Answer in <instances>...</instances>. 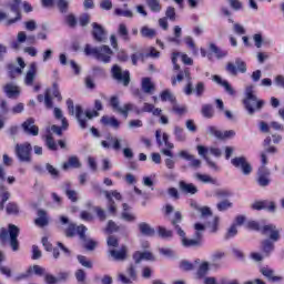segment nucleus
<instances>
[{"mask_svg": "<svg viewBox=\"0 0 284 284\" xmlns=\"http://www.w3.org/2000/svg\"><path fill=\"white\" fill-rule=\"evenodd\" d=\"M181 221H183V215L180 211H176L174 213V217L171 221V224L175 229L176 234H179V236L181 237V244L183 245V247H201L203 245V237L194 235V239H187L185 236V231H183V229H181V226L179 225Z\"/></svg>", "mask_w": 284, "mask_h": 284, "instance_id": "f257e3e1", "label": "nucleus"}, {"mask_svg": "<svg viewBox=\"0 0 284 284\" xmlns=\"http://www.w3.org/2000/svg\"><path fill=\"white\" fill-rule=\"evenodd\" d=\"M67 108L71 116H74L75 114V119L82 130H85V128H88L87 119H94V116H99V111H87L84 113L83 108L81 105H75L74 111V101H72V99L67 100Z\"/></svg>", "mask_w": 284, "mask_h": 284, "instance_id": "f03ea898", "label": "nucleus"}, {"mask_svg": "<svg viewBox=\"0 0 284 284\" xmlns=\"http://www.w3.org/2000/svg\"><path fill=\"white\" fill-rule=\"evenodd\" d=\"M243 104L247 114H250V116H254L255 112H261V110H263L265 102L254 94V87H247L245 89Z\"/></svg>", "mask_w": 284, "mask_h": 284, "instance_id": "7ed1b4c3", "label": "nucleus"}, {"mask_svg": "<svg viewBox=\"0 0 284 284\" xmlns=\"http://www.w3.org/2000/svg\"><path fill=\"white\" fill-rule=\"evenodd\" d=\"M84 54L87 57H93L97 61H101L102 63H110L112 61V54L114 51L109 45H101V47H92L87 44L84 47Z\"/></svg>", "mask_w": 284, "mask_h": 284, "instance_id": "20e7f679", "label": "nucleus"}, {"mask_svg": "<svg viewBox=\"0 0 284 284\" xmlns=\"http://www.w3.org/2000/svg\"><path fill=\"white\" fill-rule=\"evenodd\" d=\"M21 230L14 224H9L8 230H0V241H8L13 252H19V234Z\"/></svg>", "mask_w": 284, "mask_h": 284, "instance_id": "39448f33", "label": "nucleus"}, {"mask_svg": "<svg viewBox=\"0 0 284 284\" xmlns=\"http://www.w3.org/2000/svg\"><path fill=\"white\" fill-rule=\"evenodd\" d=\"M211 153L213 156H216L217 159L221 158L222 151L221 149L217 148H205L203 145H197V154H200L202 156V159H204V161H206L209 168H211V170H214L215 172H219V165H216V162L212 161L210 159V156H207V153Z\"/></svg>", "mask_w": 284, "mask_h": 284, "instance_id": "423d86ee", "label": "nucleus"}, {"mask_svg": "<svg viewBox=\"0 0 284 284\" xmlns=\"http://www.w3.org/2000/svg\"><path fill=\"white\" fill-rule=\"evenodd\" d=\"M53 115H54V119H57V121H61L62 125L59 126L57 124H53L51 126V131L58 136H62L63 130H68V128H70V124L68 123V119L63 116V111L60 108L53 109Z\"/></svg>", "mask_w": 284, "mask_h": 284, "instance_id": "0eeeda50", "label": "nucleus"}, {"mask_svg": "<svg viewBox=\"0 0 284 284\" xmlns=\"http://www.w3.org/2000/svg\"><path fill=\"white\" fill-rule=\"evenodd\" d=\"M31 152L32 144L29 142L16 145V155L21 163H30L32 161Z\"/></svg>", "mask_w": 284, "mask_h": 284, "instance_id": "6e6552de", "label": "nucleus"}, {"mask_svg": "<svg viewBox=\"0 0 284 284\" xmlns=\"http://www.w3.org/2000/svg\"><path fill=\"white\" fill-rule=\"evenodd\" d=\"M231 164L236 170H240L244 176H250L252 174V164L247 162V158L245 156H235L231 160Z\"/></svg>", "mask_w": 284, "mask_h": 284, "instance_id": "1a4fd4ad", "label": "nucleus"}, {"mask_svg": "<svg viewBox=\"0 0 284 284\" xmlns=\"http://www.w3.org/2000/svg\"><path fill=\"white\" fill-rule=\"evenodd\" d=\"M111 74L118 83H122L124 88L130 85V71H123L119 64H114L111 69Z\"/></svg>", "mask_w": 284, "mask_h": 284, "instance_id": "9d476101", "label": "nucleus"}, {"mask_svg": "<svg viewBox=\"0 0 284 284\" xmlns=\"http://www.w3.org/2000/svg\"><path fill=\"white\" fill-rule=\"evenodd\" d=\"M225 70L226 72H229V74H231V77H236L239 72H241L242 74H245V72H247V64H245V61L237 58L235 60V63H226Z\"/></svg>", "mask_w": 284, "mask_h": 284, "instance_id": "9b49d317", "label": "nucleus"}, {"mask_svg": "<svg viewBox=\"0 0 284 284\" xmlns=\"http://www.w3.org/2000/svg\"><path fill=\"white\" fill-rule=\"evenodd\" d=\"M120 103L121 102L119 101L118 97H111L110 105L115 112L123 114V116H128V113L132 112V110H134V104H132V103H126L122 108L120 106Z\"/></svg>", "mask_w": 284, "mask_h": 284, "instance_id": "f8f14e48", "label": "nucleus"}, {"mask_svg": "<svg viewBox=\"0 0 284 284\" xmlns=\"http://www.w3.org/2000/svg\"><path fill=\"white\" fill-rule=\"evenodd\" d=\"M262 234L263 236H268V240L273 241V243L281 241V231L274 224L264 225L262 227Z\"/></svg>", "mask_w": 284, "mask_h": 284, "instance_id": "ddd939ff", "label": "nucleus"}, {"mask_svg": "<svg viewBox=\"0 0 284 284\" xmlns=\"http://www.w3.org/2000/svg\"><path fill=\"white\" fill-rule=\"evenodd\" d=\"M270 169H267V166H260L257 170V185H260V187H267V185H270L271 180H270Z\"/></svg>", "mask_w": 284, "mask_h": 284, "instance_id": "4468645a", "label": "nucleus"}, {"mask_svg": "<svg viewBox=\"0 0 284 284\" xmlns=\"http://www.w3.org/2000/svg\"><path fill=\"white\" fill-rule=\"evenodd\" d=\"M85 232H88V229L84 225H80L78 227V235L83 241V246L89 251L92 252L97 247V242L92 239L85 237Z\"/></svg>", "mask_w": 284, "mask_h": 284, "instance_id": "2eb2a0df", "label": "nucleus"}, {"mask_svg": "<svg viewBox=\"0 0 284 284\" xmlns=\"http://www.w3.org/2000/svg\"><path fill=\"white\" fill-rule=\"evenodd\" d=\"M37 72H38V67L37 62H31L29 64V69L24 74V85H28L29 88L34 85V80L37 79Z\"/></svg>", "mask_w": 284, "mask_h": 284, "instance_id": "dca6fc26", "label": "nucleus"}, {"mask_svg": "<svg viewBox=\"0 0 284 284\" xmlns=\"http://www.w3.org/2000/svg\"><path fill=\"white\" fill-rule=\"evenodd\" d=\"M92 37L94 41H98V43H105L108 39V34L105 33V29L97 22L92 23Z\"/></svg>", "mask_w": 284, "mask_h": 284, "instance_id": "f3484780", "label": "nucleus"}, {"mask_svg": "<svg viewBox=\"0 0 284 284\" xmlns=\"http://www.w3.org/2000/svg\"><path fill=\"white\" fill-rule=\"evenodd\" d=\"M17 61L20 67H16L14 64L8 65V74L10 79H17V75L23 74V70H26V61H23V58H18Z\"/></svg>", "mask_w": 284, "mask_h": 284, "instance_id": "a211bd4d", "label": "nucleus"}, {"mask_svg": "<svg viewBox=\"0 0 284 284\" xmlns=\"http://www.w3.org/2000/svg\"><path fill=\"white\" fill-rule=\"evenodd\" d=\"M126 274L128 276H125V274L123 273H120L118 275V278L119 281H121V283L123 284H132L133 281H136L138 278V275H136V267L134 265H130L128 268H126Z\"/></svg>", "mask_w": 284, "mask_h": 284, "instance_id": "6ab92c4d", "label": "nucleus"}, {"mask_svg": "<svg viewBox=\"0 0 284 284\" xmlns=\"http://www.w3.org/2000/svg\"><path fill=\"white\" fill-rule=\"evenodd\" d=\"M22 130L30 136H39V126L34 124V119L29 118L22 123Z\"/></svg>", "mask_w": 284, "mask_h": 284, "instance_id": "aec40b11", "label": "nucleus"}, {"mask_svg": "<svg viewBox=\"0 0 284 284\" xmlns=\"http://www.w3.org/2000/svg\"><path fill=\"white\" fill-rule=\"evenodd\" d=\"M179 190L182 194H186L189 196H194V194H199V187L192 183H187L183 180L179 182Z\"/></svg>", "mask_w": 284, "mask_h": 284, "instance_id": "412c9836", "label": "nucleus"}, {"mask_svg": "<svg viewBox=\"0 0 284 284\" xmlns=\"http://www.w3.org/2000/svg\"><path fill=\"white\" fill-rule=\"evenodd\" d=\"M21 6V0H14L10 6V12H12L13 18L7 21L8 26H12V23H17V21L21 20V11L19 9Z\"/></svg>", "mask_w": 284, "mask_h": 284, "instance_id": "4be33fe9", "label": "nucleus"}, {"mask_svg": "<svg viewBox=\"0 0 284 284\" xmlns=\"http://www.w3.org/2000/svg\"><path fill=\"white\" fill-rule=\"evenodd\" d=\"M155 139H156V143L158 145H165V150H170V152H172V150H174V143L170 142V135L168 133H163L162 134V139H161V130H156L155 131Z\"/></svg>", "mask_w": 284, "mask_h": 284, "instance_id": "5701e85b", "label": "nucleus"}, {"mask_svg": "<svg viewBox=\"0 0 284 284\" xmlns=\"http://www.w3.org/2000/svg\"><path fill=\"white\" fill-rule=\"evenodd\" d=\"M212 80L214 81V83H217V85L224 88L225 92H227V94H230L231 97H234L236 94V91H234V88H232L227 80H223V78H221L220 75H213Z\"/></svg>", "mask_w": 284, "mask_h": 284, "instance_id": "b1692460", "label": "nucleus"}, {"mask_svg": "<svg viewBox=\"0 0 284 284\" xmlns=\"http://www.w3.org/2000/svg\"><path fill=\"white\" fill-rule=\"evenodd\" d=\"M161 154H163L164 156H168L164 160V164L168 168V170H174L175 165H176V160H174V153L168 149H162Z\"/></svg>", "mask_w": 284, "mask_h": 284, "instance_id": "393cba45", "label": "nucleus"}, {"mask_svg": "<svg viewBox=\"0 0 284 284\" xmlns=\"http://www.w3.org/2000/svg\"><path fill=\"white\" fill-rule=\"evenodd\" d=\"M133 260L135 261L136 265H139V263H141V261H154V254H152V252L150 251H136L133 254Z\"/></svg>", "mask_w": 284, "mask_h": 284, "instance_id": "a878e982", "label": "nucleus"}, {"mask_svg": "<svg viewBox=\"0 0 284 284\" xmlns=\"http://www.w3.org/2000/svg\"><path fill=\"white\" fill-rule=\"evenodd\" d=\"M138 230L142 236H154V234H156L154 227H152L148 222H140L138 224Z\"/></svg>", "mask_w": 284, "mask_h": 284, "instance_id": "bb28decb", "label": "nucleus"}, {"mask_svg": "<svg viewBox=\"0 0 284 284\" xmlns=\"http://www.w3.org/2000/svg\"><path fill=\"white\" fill-rule=\"evenodd\" d=\"M261 274L272 283H280V281H283V276L275 275L274 270L272 268L263 267L261 268Z\"/></svg>", "mask_w": 284, "mask_h": 284, "instance_id": "cd10ccee", "label": "nucleus"}, {"mask_svg": "<svg viewBox=\"0 0 284 284\" xmlns=\"http://www.w3.org/2000/svg\"><path fill=\"white\" fill-rule=\"evenodd\" d=\"M3 92L7 94L9 99H14V97H19V94H21L19 87H17L13 83H7L3 87Z\"/></svg>", "mask_w": 284, "mask_h": 284, "instance_id": "c85d7f7f", "label": "nucleus"}, {"mask_svg": "<svg viewBox=\"0 0 284 284\" xmlns=\"http://www.w3.org/2000/svg\"><path fill=\"white\" fill-rule=\"evenodd\" d=\"M109 254L114 261H125L128 258V247L122 246L120 251L111 250Z\"/></svg>", "mask_w": 284, "mask_h": 284, "instance_id": "c756f323", "label": "nucleus"}, {"mask_svg": "<svg viewBox=\"0 0 284 284\" xmlns=\"http://www.w3.org/2000/svg\"><path fill=\"white\" fill-rule=\"evenodd\" d=\"M102 194H104L105 199L109 201L108 202V212L112 216H116V202L112 197H110V191H100Z\"/></svg>", "mask_w": 284, "mask_h": 284, "instance_id": "7c9ffc66", "label": "nucleus"}, {"mask_svg": "<svg viewBox=\"0 0 284 284\" xmlns=\"http://www.w3.org/2000/svg\"><path fill=\"white\" fill-rule=\"evenodd\" d=\"M184 74L187 83L184 87L183 92L184 94H186V97H191V94H194V84H192V75L190 74V70L187 69H185Z\"/></svg>", "mask_w": 284, "mask_h": 284, "instance_id": "2f4dec72", "label": "nucleus"}, {"mask_svg": "<svg viewBox=\"0 0 284 284\" xmlns=\"http://www.w3.org/2000/svg\"><path fill=\"white\" fill-rule=\"evenodd\" d=\"M141 112H148L153 114V116H161V114H163V110L155 108L154 104H150L148 102H145L143 104V108L141 109Z\"/></svg>", "mask_w": 284, "mask_h": 284, "instance_id": "473e14b6", "label": "nucleus"}, {"mask_svg": "<svg viewBox=\"0 0 284 284\" xmlns=\"http://www.w3.org/2000/svg\"><path fill=\"white\" fill-rule=\"evenodd\" d=\"M196 212H200V219H210L212 216V210L207 206H199L196 203H191Z\"/></svg>", "mask_w": 284, "mask_h": 284, "instance_id": "72a5a7b5", "label": "nucleus"}, {"mask_svg": "<svg viewBox=\"0 0 284 284\" xmlns=\"http://www.w3.org/2000/svg\"><path fill=\"white\" fill-rule=\"evenodd\" d=\"M26 39H28V34L24 31L18 32L17 41L11 43L12 50H21V44L26 43Z\"/></svg>", "mask_w": 284, "mask_h": 284, "instance_id": "f704fd0d", "label": "nucleus"}, {"mask_svg": "<svg viewBox=\"0 0 284 284\" xmlns=\"http://www.w3.org/2000/svg\"><path fill=\"white\" fill-rule=\"evenodd\" d=\"M38 227H45L48 225V213L43 210L38 211V219L34 220Z\"/></svg>", "mask_w": 284, "mask_h": 284, "instance_id": "c9c22d12", "label": "nucleus"}, {"mask_svg": "<svg viewBox=\"0 0 284 284\" xmlns=\"http://www.w3.org/2000/svg\"><path fill=\"white\" fill-rule=\"evenodd\" d=\"M141 88L145 94H152L155 90L154 83H152L150 78L142 79Z\"/></svg>", "mask_w": 284, "mask_h": 284, "instance_id": "e433bc0d", "label": "nucleus"}, {"mask_svg": "<svg viewBox=\"0 0 284 284\" xmlns=\"http://www.w3.org/2000/svg\"><path fill=\"white\" fill-rule=\"evenodd\" d=\"M101 123L103 125H110L111 128H114L115 130H119V126L121 125V123L119 122V120H116V118L114 116H108L104 115L101 118Z\"/></svg>", "mask_w": 284, "mask_h": 284, "instance_id": "4c0bfd02", "label": "nucleus"}, {"mask_svg": "<svg viewBox=\"0 0 284 284\" xmlns=\"http://www.w3.org/2000/svg\"><path fill=\"white\" fill-rule=\"evenodd\" d=\"M108 141H110V143H112V148L113 150H115V152H119V150H121V143H124V145H128V141H125L123 138H114L109 135Z\"/></svg>", "mask_w": 284, "mask_h": 284, "instance_id": "58836bf2", "label": "nucleus"}, {"mask_svg": "<svg viewBox=\"0 0 284 284\" xmlns=\"http://www.w3.org/2000/svg\"><path fill=\"white\" fill-rule=\"evenodd\" d=\"M274 241L268 239L262 241V251L266 256H270V254H272V251L274 250Z\"/></svg>", "mask_w": 284, "mask_h": 284, "instance_id": "ea45409f", "label": "nucleus"}, {"mask_svg": "<svg viewBox=\"0 0 284 284\" xmlns=\"http://www.w3.org/2000/svg\"><path fill=\"white\" fill-rule=\"evenodd\" d=\"M207 272H210V262H202L196 271V278H205Z\"/></svg>", "mask_w": 284, "mask_h": 284, "instance_id": "a19ab883", "label": "nucleus"}, {"mask_svg": "<svg viewBox=\"0 0 284 284\" xmlns=\"http://www.w3.org/2000/svg\"><path fill=\"white\" fill-rule=\"evenodd\" d=\"M118 34L125 42L130 41V31L128 30V26H125V23H120L119 24Z\"/></svg>", "mask_w": 284, "mask_h": 284, "instance_id": "79ce46f5", "label": "nucleus"}, {"mask_svg": "<svg viewBox=\"0 0 284 284\" xmlns=\"http://www.w3.org/2000/svg\"><path fill=\"white\" fill-rule=\"evenodd\" d=\"M68 168H81V161H79V158L77 155L70 156L68 162L63 164V170H68Z\"/></svg>", "mask_w": 284, "mask_h": 284, "instance_id": "37998d69", "label": "nucleus"}, {"mask_svg": "<svg viewBox=\"0 0 284 284\" xmlns=\"http://www.w3.org/2000/svg\"><path fill=\"white\" fill-rule=\"evenodd\" d=\"M158 234L161 239H164L165 241H170V239L174 236L172 230H168L164 226H158Z\"/></svg>", "mask_w": 284, "mask_h": 284, "instance_id": "c03bdc74", "label": "nucleus"}, {"mask_svg": "<svg viewBox=\"0 0 284 284\" xmlns=\"http://www.w3.org/2000/svg\"><path fill=\"white\" fill-rule=\"evenodd\" d=\"M44 141L48 150H51L52 152H57V150H59V145H57V142L54 141L52 134H47L44 136Z\"/></svg>", "mask_w": 284, "mask_h": 284, "instance_id": "a18cd8bd", "label": "nucleus"}, {"mask_svg": "<svg viewBox=\"0 0 284 284\" xmlns=\"http://www.w3.org/2000/svg\"><path fill=\"white\" fill-rule=\"evenodd\" d=\"M264 150L267 154H276V152H278V149H276V146H272V138L267 136L264 142Z\"/></svg>", "mask_w": 284, "mask_h": 284, "instance_id": "49530a36", "label": "nucleus"}, {"mask_svg": "<svg viewBox=\"0 0 284 284\" xmlns=\"http://www.w3.org/2000/svg\"><path fill=\"white\" fill-rule=\"evenodd\" d=\"M140 34L144 39H154L156 37V30L151 29L149 27H142L141 30H140Z\"/></svg>", "mask_w": 284, "mask_h": 284, "instance_id": "de8ad7c7", "label": "nucleus"}, {"mask_svg": "<svg viewBox=\"0 0 284 284\" xmlns=\"http://www.w3.org/2000/svg\"><path fill=\"white\" fill-rule=\"evenodd\" d=\"M160 99L163 102L169 101L171 104H173L176 101V97H174V94L171 93L170 90L168 89L161 92Z\"/></svg>", "mask_w": 284, "mask_h": 284, "instance_id": "09e8293b", "label": "nucleus"}, {"mask_svg": "<svg viewBox=\"0 0 284 284\" xmlns=\"http://www.w3.org/2000/svg\"><path fill=\"white\" fill-rule=\"evenodd\" d=\"M195 179L197 181H201V183H211V185H215V183H216V179H213L212 176H210L207 174L196 173Z\"/></svg>", "mask_w": 284, "mask_h": 284, "instance_id": "8fccbe9b", "label": "nucleus"}, {"mask_svg": "<svg viewBox=\"0 0 284 284\" xmlns=\"http://www.w3.org/2000/svg\"><path fill=\"white\" fill-rule=\"evenodd\" d=\"M146 6L150 8L151 12H161V0H146Z\"/></svg>", "mask_w": 284, "mask_h": 284, "instance_id": "3c124183", "label": "nucleus"}, {"mask_svg": "<svg viewBox=\"0 0 284 284\" xmlns=\"http://www.w3.org/2000/svg\"><path fill=\"white\" fill-rule=\"evenodd\" d=\"M201 112L205 119H212V116H214V108L212 104H204Z\"/></svg>", "mask_w": 284, "mask_h": 284, "instance_id": "603ef678", "label": "nucleus"}, {"mask_svg": "<svg viewBox=\"0 0 284 284\" xmlns=\"http://www.w3.org/2000/svg\"><path fill=\"white\" fill-rule=\"evenodd\" d=\"M184 43L187 45V48L192 49L193 54H199V49L196 48V43L194 42V39L192 37H185Z\"/></svg>", "mask_w": 284, "mask_h": 284, "instance_id": "864d4df0", "label": "nucleus"}, {"mask_svg": "<svg viewBox=\"0 0 284 284\" xmlns=\"http://www.w3.org/2000/svg\"><path fill=\"white\" fill-rule=\"evenodd\" d=\"M77 234H79V226L70 223L65 230V236L72 239V236H77Z\"/></svg>", "mask_w": 284, "mask_h": 284, "instance_id": "5fc2aeb1", "label": "nucleus"}, {"mask_svg": "<svg viewBox=\"0 0 284 284\" xmlns=\"http://www.w3.org/2000/svg\"><path fill=\"white\" fill-rule=\"evenodd\" d=\"M174 136H175L176 141H179L180 143H183V141H185V139H186L183 128L175 126L174 128Z\"/></svg>", "mask_w": 284, "mask_h": 284, "instance_id": "6e6d98bb", "label": "nucleus"}, {"mask_svg": "<svg viewBox=\"0 0 284 284\" xmlns=\"http://www.w3.org/2000/svg\"><path fill=\"white\" fill-rule=\"evenodd\" d=\"M223 258H225V252L216 251L211 255L213 265H219V262L223 261Z\"/></svg>", "mask_w": 284, "mask_h": 284, "instance_id": "4d7b16f0", "label": "nucleus"}, {"mask_svg": "<svg viewBox=\"0 0 284 284\" xmlns=\"http://www.w3.org/2000/svg\"><path fill=\"white\" fill-rule=\"evenodd\" d=\"M57 8L62 14H65L68 8H70V2L68 0H57Z\"/></svg>", "mask_w": 284, "mask_h": 284, "instance_id": "13d9d810", "label": "nucleus"}, {"mask_svg": "<svg viewBox=\"0 0 284 284\" xmlns=\"http://www.w3.org/2000/svg\"><path fill=\"white\" fill-rule=\"evenodd\" d=\"M233 204L230 202V200H224L216 204V209L219 212H226V210L232 209Z\"/></svg>", "mask_w": 284, "mask_h": 284, "instance_id": "bf43d9fd", "label": "nucleus"}, {"mask_svg": "<svg viewBox=\"0 0 284 284\" xmlns=\"http://www.w3.org/2000/svg\"><path fill=\"white\" fill-rule=\"evenodd\" d=\"M209 134L210 136H215V139H220L221 141H224L223 131L216 129L215 126L209 128Z\"/></svg>", "mask_w": 284, "mask_h": 284, "instance_id": "052dcab7", "label": "nucleus"}, {"mask_svg": "<svg viewBox=\"0 0 284 284\" xmlns=\"http://www.w3.org/2000/svg\"><path fill=\"white\" fill-rule=\"evenodd\" d=\"M114 14L116 17H126V19H132L134 17V13L132 11L123 9H115Z\"/></svg>", "mask_w": 284, "mask_h": 284, "instance_id": "680f3d73", "label": "nucleus"}, {"mask_svg": "<svg viewBox=\"0 0 284 284\" xmlns=\"http://www.w3.org/2000/svg\"><path fill=\"white\" fill-rule=\"evenodd\" d=\"M78 261L82 267H87V270H92V261L88 260V257L83 255H78Z\"/></svg>", "mask_w": 284, "mask_h": 284, "instance_id": "e2e57ef3", "label": "nucleus"}, {"mask_svg": "<svg viewBox=\"0 0 284 284\" xmlns=\"http://www.w3.org/2000/svg\"><path fill=\"white\" fill-rule=\"evenodd\" d=\"M194 230H195L194 235L197 236V239H203V233L205 232V225L201 223H195Z\"/></svg>", "mask_w": 284, "mask_h": 284, "instance_id": "0e129e2a", "label": "nucleus"}, {"mask_svg": "<svg viewBox=\"0 0 284 284\" xmlns=\"http://www.w3.org/2000/svg\"><path fill=\"white\" fill-rule=\"evenodd\" d=\"M139 60L141 61H145V53L143 52H135L131 55V61L133 65H136V63L139 62Z\"/></svg>", "mask_w": 284, "mask_h": 284, "instance_id": "69168bd1", "label": "nucleus"}, {"mask_svg": "<svg viewBox=\"0 0 284 284\" xmlns=\"http://www.w3.org/2000/svg\"><path fill=\"white\" fill-rule=\"evenodd\" d=\"M159 253L162 254V256H166V258H173L174 256V250L171 247H161L159 248Z\"/></svg>", "mask_w": 284, "mask_h": 284, "instance_id": "338daca9", "label": "nucleus"}, {"mask_svg": "<svg viewBox=\"0 0 284 284\" xmlns=\"http://www.w3.org/2000/svg\"><path fill=\"white\" fill-rule=\"evenodd\" d=\"M93 210L100 221H105V219H108V213L105 210L101 209L100 206H94Z\"/></svg>", "mask_w": 284, "mask_h": 284, "instance_id": "774afa93", "label": "nucleus"}]
</instances>
